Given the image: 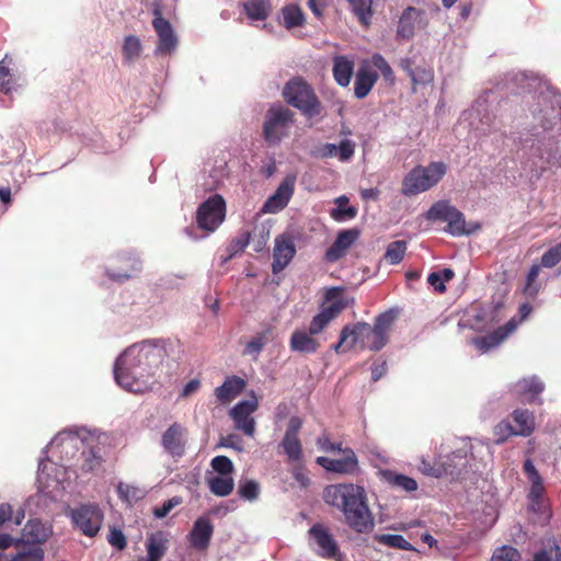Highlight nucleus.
<instances>
[{
    "instance_id": "0eeeda50",
    "label": "nucleus",
    "mask_w": 561,
    "mask_h": 561,
    "mask_svg": "<svg viewBox=\"0 0 561 561\" xmlns=\"http://www.w3.org/2000/svg\"><path fill=\"white\" fill-rule=\"evenodd\" d=\"M295 123V113L282 104L272 105L265 113L262 136L270 145H278L289 135Z\"/></svg>"
},
{
    "instance_id": "338daca9",
    "label": "nucleus",
    "mask_w": 561,
    "mask_h": 561,
    "mask_svg": "<svg viewBox=\"0 0 561 561\" xmlns=\"http://www.w3.org/2000/svg\"><path fill=\"white\" fill-rule=\"evenodd\" d=\"M331 319L332 318H313L309 327V332L307 333L311 336L320 333L328 325Z\"/></svg>"
},
{
    "instance_id": "f8f14e48",
    "label": "nucleus",
    "mask_w": 561,
    "mask_h": 561,
    "mask_svg": "<svg viewBox=\"0 0 561 561\" xmlns=\"http://www.w3.org/2000/svg\"><path fill=\"white\" fill-rule=\"evenodd\" d=\"M259 409V400L252 396L249 400L239 401L229 412L233 421V427L245 436L253 437L255 433V420L252 414Z\"/></svg>"
},
{
    "instance_id": "c03bdc74",
    "label": "nucleus",
    "mask_w": 561,
    "mask_h": 561,
    "mask_svg": "<svg viewBox=\"0 0 561 561\" xmlns=\"http://www.w3.org/2000/svg\"><path fill=\"white\" fill-rule=\"evenodd\" d=\"M142 46L140 39L135 35H128L124 39L123 44V55L124 58L128 61L138 58L141 54Z\"/></svg>"
},
{
    "instance_id": "4c0bfd02",
    "label": "nucleus",
    "mask_w": 561,
    "mask_h": 561,
    "mask_svg": "<svg viewBox=\"0 0 561 561\" xmlns=\"http://www.w3.org/2000/svg\"><path fill=\"white\" fill-rule=\"evenodd\" d=\"M271 333V329H266L262 332L256 333L254 336L251 337V340L244 342V348L242 350V355L253 356L254 359H256L260 352L263 350L265 344L268 341V335Z\"/></svg>"
},
{
    "instance_id": "4468645a",
    "label": "nucleus",
    "mask_w": 561,
    "mask_h": 561,
    "mask_svg": "<svg viewBox=\"0 0 561 561\" xmlns=\"http://www.w3.org/2000/svg\"><path fill=\"white\" fill-rule=\"evenodd\" d=\"M343 451V458L332 459L329 457H318L317 463L323 467L327 471L335 472L340 474L353 476L359 472V465L357 456L351 448H345Z\"/></svg>"
},
{
    "instance_id": "ea45409f",
    "label": "nucleus",
    "mask_w": 561,
    "mask_h": 561,
    "mask_svg": "<svg viewBox=\"0 0 561 561\" xmlns=\"http://www.w3.org/2000/svg\"><path fill=\"white\" fill-rule=\"evenodd\" d=\"M208 486L213 494L227 496L233 491L234 482L231 476H216L208 479Z\"/></svg>"
},
{
    "instance_id": "39448f33",
    "label": "nucleus",
    "mask_w": 561,
    "mask_h": 561,
    "mask_svg": "<svg viewBox=\"0 0 561 561\" xmlns=\"http://www.w3.org/2000/svg\"><path fill=\"white\" fill-rule=\"evenodd\" d=\"M283 98L307 117H314L321 113L322 107L318 96L311 85L301 78H294L286 83Z\"/></svg>"
},
{
    "instance_id": "72a5a7b5",
    "label": "nucleus",
    "mask_w": 561,
    "mask_h": 561,
    "mask_svg": "<svg viewBox=\"0 0 561 561\" xmlns=\"http://www.w3.org/2000/svg\"><path fill=\"white\" fill-rule=\"evenodd\" d=\"M438 462L439 466H444L445 468L453 470V473L444 474V477H450L451 479H459L468 465L467 456L461 450L446 456L444 459L438 460Z\"/></svg>"
},
{
    "instance_id": "09e8293b",
    "label": "nucleus",
    "mask_w": 561,
    "mask_h": 561,
    "mask_svg": "<svg viewBox=\"0 0 561 561\" xmlns=\"http://www.w3.org/2000/svg\"><path fill=\"white\" fill-rule=\"evenodd\" d=\"M533 561H561V547L552 542L536 552Z\"/></svg>"
},
{
    "instance_id": "cd10ccee",
    "label": "nucleus",
    "mask_w": 561,
    "mask_h": 561,
    "mask_svg": "<svg viewBox=\"0 0 561 561\" xmlns=\"http://www.w3.org/2000/svg\"><path fill=\"white\" fill-rule=\"evenodd\" d=\"M348 304V299L345 297L342 289L332 287L325 296L323 302V309L318 316H336L344 311Z\"/></svg>"
},
{
    "instance_id": "2eb2a0df",
    "label": "nucleus",
    "mask_w": 561,
    "mask_h": 561,
    "mask_svg": "<svg viewBox=\"0 0 561 561\" xmlns=\"http://www.w3.org/2000/svg\"><path fill=\"white\" fill-rule=\"evenodd\" d=\"M301 426L302 421L300 417H290L285 435L280 442V447L290 462L299 461L302 457V447L298 437Z\"/></svg>"
},
{
    "instance_id": "a878e982",
    "label": "nucleus",
    "mask_w": 561,
    "mask_h": 561,
    "mask_svg": "<svg viewBox=\"0 0 561 561\" xmlns=\"http://www.w3.org/2000/svg\"><path fill=\"white\" fill-rule=\"evenodd\" d=\"M378 78V73L374 69H371V67L368 64L362 65L355 76V96L357 99L366 98L374 88Z\"/></svg>"
},
{
    "instance_id": "603ef678",
    "label": "nucleus",
    "mask_w": 561,
    "mask_h": 561,
    "mask_svg": "<svg viewBox=\"0 0 561 561\" xmlns=\"http://www.w3.org/2000/svg\"><path fill=\"white\" fill-rule=\"evenodd\" d=\"M260 485L254 480H247L241 482L238 489L240 497L248 501H255L259 497Z\"/></svg>"
},
{
    "instance_id": "5fc2aeb1",
    "label": "nucleus",
    "mask_w": 561,
    "mask_h": 561,
    "mask_svg": "<svg viewBox=\"0 0 561 561\" xmlns=\"http://www.w3.org/2000/svg\"><path fill=\"white\" fill-rule=\"evenodd\" d=\"M561 261V242L550 248L541 256V264L545 267H553Z\"/></svg>"
},
{
    "instance_id": "423d86ee",
    "label": "nucleus",
    "mask_w": 561,
    "mask_h": 561,
    "mask_svg": "<svg viewBox=\"0 0 561 561\" xmlns=\"http://www.w3.org/2000/svg\"><path fill=\"white\" fill-rule=\"evenodd\" d=\"M426 219L447 222L445 231L451 236L460 237L479 230V224L467 225L463 214L447 201L434 203L426 213Z\"/></svg>"
},
{
    "instance_id": "5701e85b",
    "label": "nucleus",
    "mask_w": 561,
    "mask_h": 561,
    "mask_svg": "<svg viewBox=\"0 0 561 561\" xmlns=\"http://www.w3.org/2000/svg\"><path fill=\"white\" fill-rule=\"evenodd\" d=\"M400 67L408 73L412 81V90L415 92L419 85H426L433 82V68L426 65H415L411 58L400 61Z\"/></svg>"
},
{
    "instance_id": "20e7f679",
    "label": "nucleus",
    "mask_w": 561,
    "mask_h": 561,
    "mask_svg": "<svg viewBox=\"0 0 561 561\" xmlns=\"http://www.w3.org/2000/svg\"><path fill=\"white\" fill-rule=\"evenodd\" d=\"M447 172V165L443 161L431 162L428 165H415L403 178L401 193L411 197L426 192L437 185Z\"/></svg>"
},
{
    "instance_id": "a211bd4d",
    "label": "nucleus",
    "mask_w": 561,
    "mask_h": 561,
    "mask_svg": "<svg viewBox=\"0 0 561 561\" xmlns=\"http://www.w3.org/2000/svg\"><path fill=\"white\" fill-rule=\"evenodd\" d=\"M543 390V382L536 376L523 378L512 387V393L523 403H541L539 396Z\"/></svg>"
},
{
    "instance_id": "a19ab883",
    "label": "nucleus",
    "mask_w": 561,
    "mask_h": 561,
    "mask_svg": "<svg viewBox=\"0 0 561 561\" xmlns=\"http://www.w3.org/2000/svg\"><path fill=\"white\" fill-rule=\"evenodd\" d=\"M337 207L331 210V217L336 221L353 219L357 215V209L354 206H347L348 198L340 196L335 199Z\"/></svg>"
},
{
    "instance_id": "c9c22d12",
    "label": "nucleus",
    "mask_w": 561,
    "mask_h": 561,
    "mask_svg": "<svg viewBox=\"0 0 561 561\" xmlns=\"http://www.w3.org/2000/svg\"><path fill=\"white\" fill-rule=\"evenodd\" d=\"M386 481L396 489L403 490L405 492H413L417 490V482L415 479L402 474V473H396L392 471H386L383 473Z\"/></svg>"
},
{
    "instance_id": "e433bc0d",
    "label": "nucleus",
    "mask_w": 561,
    "mask_h": 561,
    "mask_svg": "<svg viewBox=\"0 0 561 561\" xmlns=\"http://www.w3.org/2000/svg\"><path fill=\"white\" fill-rule=\"evenodd\" d=\"M359 23L368 27L373 18V0H347Z\"/></svg>"
},
{
    "instance_id": "f03ea898",
    "label": "nucleus",
    "mask_w": 561,
    "mask_h": 561,
    "mask_svg": "<svg viewBox=\"0 0 561 561\" xmlns=\"http://www.w3.org/2000/svg\"><path fill=\"white\" fill-rule=\"evenodd\" d=\"M322 499L343 514L344 523L354 531L363 534L373 529L374 517L364 486L354 483L330 484L324 488Z\"/></svg>"
},
{
    "instance_id": "6ab92c4d",
    "label": "nucleus",
    "mask_w": 561,
    "mask_h": 561,
    "mask_svg": "<svg viewBox=\"0 0 561 561\" xmlns=\"http://www.w3.org/2000/svg\"><path fill=\"white\" fill-rule=\"evenodd\" d=\"M358 237L359 231L355 228L340 231L335 241L325 251V260L333 263L344 257Z\"/></svg>"
},
{
    "instance_id": "de8ad7c7",
    "label": "nucleus",
    "mask_w": 561,
    "mask_h": 561,
    "mask_svg": "<svg viewBox=\"0 0 561 561\" xmlns=\"http://www.w3.org/2000/svg\"><path fill=\"white\" fill-rule=\"evenodd\" d=\"M493 435L496 444H503L511 436H517L513 425L507 420H503L494 426Z\"/></svg>"
},
{
    "instance_id": "aec40b11",
    "label": "nucleus",
    "mask_w": 561,
    "mask_h": 561,
    "mask_svg": "<svg viewBox=\"0 0 561 561\" xmlns=\"http://www.w3.org/2000/svg\"><path fill=\"white\" fill-rule=\"evenodd\" d=\"M294 180L286 178L276 188L275 193L264 203L262 211L265 214H276L283 210L294 194Z\"/></svg>"
},
{
    "instance_id": "37998d69",
    "label": "nucleus",
    "mask_w": 561,
    "mask_h": 561,
    "mask_svg": "<svg viewBox=\"0 0 561 561\" xmlns=\"http://www.w3.org/2000/svg\"><path fill=\"white\" fill-rule=\"evenodd\" d=\"M119 499L128 504L145 497V491L136 485L119 482L117 485Z\"/></svg>"
},
{
    "instance_id": "13d9d810",
    "label": "nucleus",
    "mask_w": 561,
    "mask_h": 561,
    "mask_svg": "<svg viewBox=\"0 0 561 561\" xmlns=\"http://www.w3.org/2000/svg\"><path fill=\"white\" fill-rule=\"evenodd\" d=\"M371 62L377 69L380 70L386 80L393 81V71L388 61L380 54L373 55Z\"/></svg>"
},
{
    "instance_id": "6e6d98bb",
    "label": "nucleus",
    "mask_w": 561,
    "mask_h": 561,
    "mask_svg": "<svg viewBox=\"0 0 561 561\" xmlns=\"http://www.w3.org/2000/svg\"><path fill=\"white\" fill-rule=\"evenodd\" d=\"M13 88V79L10 68L4 59L0 61V91L9 93Z\"/></svg>"
},
{
    "instance_id": "2f4dec72",
    "label": "nucleus",
    "mask_w": 561,
    "mask_h": 561,
    "mask_svg": "<svg viewBox=\"0 0 561 561\" xmlns=\"http://www.w3.org/2000/svg\"><path fill=\"white\" fill-rule=\"evenodd\" d=\"M421 11L414 7H408L402 12L397 27V36L402 39H411L414 36L415 22Z\"/></svg>"
},
{
    "instance_id": "864d4df0",
    "label": "nucleus",
    "mask_w": 561,
    "mask_h": 561,
    "mask_svg": "<svg viewBox=\"0 0 561 561\" xmlns=\"http://www.w3.org/2000/svg\"><path fill=\"white\" fill-rule=\"evenodd\" d=\"M210 465L218 476H231L234 469L232 461L226 456H216Z\"/></svg>"
},
{
    "instance_id": "393cba45",
    "label": "nucleus",
    "mask_w": 561,
    "mask_h": 561,
    "mask_svg": "<svg viewBox=\"0 0 561 561\" xmlns=\"http://www.w3.org/2000/svg\"><path fill=\"white\" fill-rule=\"evenodd\" d=\"M247 387V381L236 375L228 376L221 386L215 389V396L221 404L230 403Z\"/></svg>"
},
{
    "instance_id": "e2e57ef3",
    "label": "nucleus",
    "mask_w": 561,
    "mask_h": 561,
    "mask_svg": "<svg viewBox=\"0 0 561 561\" xmlns=\"http://www.w3.org/2000/svg\"><path fill=\"white\" fill-rule=\"evenodd\" d=\"M355 144L350 139H344L337 145V156L341 161H347L354 156Z\"/></svg>"
},
{
    "instance_id": "49530a36",
    "label": "nucleus",
    "mask_w": 561,
    "mask_h": 561,
    "mask_svg": "<svg viewBox=\"0 0 561 561\" xmlns=\"http://www.w3.org/2000/svg\"><path fill=\"white\" fill-rule=\"evenodd\" d=\"M407 251V242L402 240L391 242L387 250L385 257L390 264H398L403 260Z\"/></svg>"
},
{
    "instance_id": "8fccbe9b",
    "label": "nucleus",
    "mask_w": 561,
    "mask_h": 561,
    "mask_svg": "<svg viewBox=\"0 0 561 561\" xmlns=\"http://www.w3.org/2000/svg\"><path fill=\"white\" fill-rule=\"evenodd\" d=\"M422 473L430 477L442 478L446 473H453L451 469L439 466L438 461L431 463L430 461L422 459L419 466Z\"/></svg>"
},
{
    "instance_id": "9b49d317",
    "label": "nucleus",
    "mask_w": 561,
    "mask_h": 561,
    "mask_svg": "<svg viewBox=\"0 0 561 561\" xmlns=\"http://www.w3.org/2000/svg\"><path fill=\"white\" fill-rule=\"evenodd\" d=\"M152 26L158 35L156 55H170L178 46V37L171 23L163 18L162 8L154 3L152 9Z\"/></svg>"
},
{
    "instance_id": "f3484780",
    "label": "nucleus",
    "mask_w": 561,
    "mask_h": 561,
    "mask_svg": "<svg viewBox=\"0 0 561 561\" xmlns=\"http://www.w3.org/2000/svg\"><path fill=\"white\" fill-rule=\"evenodd\" d=\"M295 254L296 247L293 238L285 233L277 236L273 249L272 272L274 274L282 272L291 262Z\"/></svg>"
},
{
    "instance_id": "58836bf2",
    "label": "nucleus",
    "mask_w": 561,
    "mask_h": 561,
    "mask_svg": "<svg viewBox=\"0 0 561 561\" xmlns=\"http://www.w3.org/2000/svg\"><path fill=\"white\" fill-rule=\"evenodd\" d=\"M243 8L247 15L254 21H263L270 14L268 0H249Z\"/></svg>"
},
{
    "instance_id": "a18cd8bd",
    "label": "nucleus",
    "mask_w": 561,
    "mask_h": 561,
    "mask_svg": "<svg viewBox=\"0 0 561 561\" xmlns=\"http://www.w3.org/2000/svg\"><path fill=\"white\" fill-rule=\"evenodd\" d=\"M378 541L391 548L412 551L414 547L401 535L385 534L378 537Z\"/></svg>"
},
{
    "instance_id": "052dcab7",
    "label": "nucleus",
    "mask_w": 561,
    "mask_h": 561,
    "mask_svg": "<svg viewBox=\"0 0 561 561\" xmlns=\"http://www.w3.org/2000/svg\"><path fill=\"white\" fill-rule=\"evenodd\" d=\"M540 267L538 265H533L527 274L526 285L524 291L530 296L537 294L538 288L535 285L536 279L539 275Z\"/></svg>"
},
{
    "instance_id": "473e14b6",
    "label": "nucleus",
    "mask_w": 561,
    "mask_h": 561,
    "mask_svg": "<svg viewBox=\"0 0 561 561\" xmlns=\"http://www.w3.org/2000/svg\"><path fill=\"white\" fill-rule=\"evenodd\" d=\"M290 348L295 352L311 354L320 346L319 342L305 330H296L290 337Z\"/></svg>"
},
{
    "instance_id": "dca6fc26",
    "label": "nucleus",
    "mask_w": 561,
    "mask_h": 561,
    "mask_svg": "<svg viewBox=\"0 0 561 561\" xmlns=\"http://www.w3.org/2000/svg\"><path fill=\"white\" fill-rule=\"evenodd\" d=\"M141 270V262L134 255L122 254L115 259L113 267L106 270L111 280L123 283L138 274Z\"/></svg>"
},
{
    "instance_id": "bb28decb",
    "label": "nucleus",
    "mask_w": 561,
    "mask_h": 561,
    "mask_svg": "<svg viewBox=\"0 0 561 561\" xmlns=\"http://www.w3.org/2000/svg\"><path fill=\"white\" fill-rule=\"evenodd\" d=\"M53 535V528L39 519H31L23 529V537L27 543L39 546L46 542Z\"/></svg>"
},
{
    "instance_id": "bf43d9fd",
    "label": "nucleus",
    "mask_w": 561,
    "mask_h": 561,
    "mask_svg": "<svg viewBox=\"0 0 561 561\" xmlns=\"http://www.w3.org/2000/svg\"><path fill=\"white\" fill-rule=\"evenodd\" d=\"M107 541L112 547L116 548L119 551L124 550L127 546V540L124 533L115 527L111 528L110 534L107 536Z\"/></svg>"
},
{
    "instance_id": "9d476101",
    "label": "nucleus",
    "mask_w": 561,
    "mask_h": 561,
    "mask_svg": "<svg viewBox=\"0 0 561 561\" xmlns=\"http://www.w3.org/2000/svg\"><path fill=\"white\" fill-rule=\"evenodd\" d=\"M523 470L531 484L528 493L530 510L537 514H547L548 500L546 497V488L543 485V480L531 459L528 458L525 460Z\"/></svg>"
},
{
    "instance_id": "1a4fd4ad",
    "label": "nucleus",
    "mask_w": 561,
    "mask_h": 561,
    "mask_svg": "<svg viewBox=\"0 0 561 561\" xmlns=\"http://www.w3.org/2000/svg\"><path fill=\"white\" fill-rule=\"evenodd\" d=\"M70 518L73 526L84 536L94 537L102 526L104 515L98 505L82 504L71 510Z\"/></svg>"
},
{
    "instance_id": "6e6552de",
    "label": "nucleus",
    "mask_w": 561,
    "mask_h": 561,
    "mask_svg": "<svg viewBox=\"0 0 561 561\" xmlns=\"http://www.w3.org/2000/svg\"><path fill=\"white\" fill-rule=\"evenodd\" d=\"M226 216V202L219 194H214L199 205L196 211L197 226L207 231H215Z\"/></svg>"
},
{
    "instance_id": "3c124183",
    "label": "nucleus",
    "mask_w": 561,
    "mask_h": 561,
    "mask_svg": "<svg viewBox=\"0 0 561 561\" xmlns=\"http://www.w3.org/2000/svg\"><path fill=\"white\" fill-rule=\"evenodd\" d=\"M519 551L512 546H503L497 548L491 558V561H520Z\"/></svg>"
},
{
    "instance_id": "69168bd1",
    "label": "nucleus",
    "mask_w": 561,
    "mask_h": 561,
    "mask_svg": "<svg viewBox=\"0 0 561 561\" xmlns=\"http://www.w3.org/2000/svg\"><path fill=\"white\" fill-rule=\"evenodd\" d=\"M427 282L431 286L434 287V289L437 293L443 294L446 291L445 283L442 279V273H437V272L430 273V275L427 276Z\"/></svg>"
},
{
    "instance_id": "774afa93",
    "label": "nucleus",
    "mask_w": 561,
    "mask_h": 561,
    "mask_svg": "<svg viewBox=\"0 0 561 561\" xmlns=\"http://www.w3.org/2000/svg\"><path fill=\"white\" fill-rule=\"evenodd\" d=\"M387 371V363L382 360L380 363H374L371 367V379L374 381L379 380Z\"/></svg>"
},
{
    "instance_id": "ddd939ff",
    "label": "nucleus",
    "mask_w": 561,
    "mask_h": 561,
    "mask_svg": "<svg viewBox=\"0 0 561 561\" xmlns=\"http://www.w3.org/2000/svg\"><path fill=\"white\" fill-rule=\"evenodd\" d=\"M308 535L314 545V551L324 559L337 560L341 556L340 548L330 530L321 523L310 527Z\"/></svg>"
},
{
    "instance_id": "c756f323",
    "label": "nucleus",
    "mask_w": 561,
    "mask_h": 561,
    "mask_svg": "<svg viewBox=\"0 0 561 561\" xmlns=\"http://www.w3.org/2000/svg\"><path fill=\"white\" fill-rule=\"evenodd\" d=\"M332 72L339 85L347 87L354 73V61L346 56H334Z\"/></svg>"
},
{
    "instance_id": "b1692460",
    "label": "nucleus",
    "mask_w": 561,
    "mask_h": 561,
    "mask_svg": "<svg viewBox=\"0 0 561 561\" xmlns=\"http://www.w3.org/2000/svg\"><path fill=\"white\" fill-rule=\"evenodd\" d=\"M186 428L180 423H173L162 435L161 444L163 448L172 456H182L184 454Z\"/></svg>"
},
{
    "instance_id": "c85d7f7f",
    "label": "nucleus",
    "mask_w": 561,
    "mask_h": 561,
    "mask_svg": "<svg viewBox=\"0 0 561 561\" xmlns=\"http://www.w3.org/2000/svg\"><path fill=\"white\" fill-rule=\"evenodd\" d=\"M168 548L169 538L164 531L158 530L148 536L146 541L147 558L154 561H161L167 553Z\"/></svg>"
},
{
    "instance_id": "412c9836",
    "label": "nucleus",
    "mask_w": 561,
    "mask_h": 561,
    "mask_svg": "<svg viewBox=\"0 0 561 561\" xmlns=\"http://www.w3.org/2000/svg\"><path fill=\"white\" fill-rule=\"evenodd\" d=\"M518 322L512 318L504 327H500L492 333L483 336L473 337L471 343L481 353H485L489 350L501 344L517 327Z\"/></svg>"
},
{
    "instance_id": "680f3d73",
    "label": "nucleus",
    "mask_w": 561,
    "mask_h": 561,
    "mask_svg": "<svg viewBox=\"0 0 561 561\" xmlns=\"http://www.w3.org/2000/svg\"><path fill=\"white\" fill-rule=\"evenodd\" d=\"M181 502H182L181 497H178V496L169 499L161 506L154 507L153 515L157 518H163L171 512V510L173 507L181 504Z\"/></svg>"
},
{
    "instance_id": "f257e3e1",
    "label": "nucleus",
    "mask_w": 561,
    "mask_h": 561,
    "mask_svg": "<svg viewBox=\"0 0 561 561\" xmlns=\"http://www.w3.org/2000/svg\"><path fill=\"white\" fill-rule=\"evenodd\" d=\"M164 355V348L157 343L142 342L129 346L115 362L116 382L130 392H141L146 386L145 378L153 375Z\"/></svg>"
},
{
    "instance_id": "7ed1b4c3",
    "label": "nucleus",
    "mask_w": 561,
    "mask_h": 561,
    "mask_svg": "<svg viewBox=\"0 0 561 561\" xmlns=\"http://www.w3.org/2000/svg\"><path fill=\"white\" fill-rule=\"evenodd\" d=\"M392 320L393 318H376L373 325L367 322L347 324L332 348L336 354H345L354 348L380 351L388 342Z\"/></svg>"
},
{
    "instance_id": "4be33fe9",
    "label": "nucleus",
    "mask_w": 561,
    "mask_h": 561,
    "mask_svg": "<svg viewBox=\"0 0 561 561\" xmlns=\"http://www.w3.org/2000/svg\"><path fill=\"white\" fill-rule=\"evenodd\" d=\"M214 534V526L209 518L198 517L188 534L190 545L199 551L206 550Z\"/></svg>"
},
{
    "instance_id": "7c9ffc66",
    "label": "nucleus",
    "mask_w": 561,
    "mask_h": 561,
    "mask_svg": "<svg viewBox=\"0 0 561 561\" xmlns=\"http://www.w3.org/2000/svg\"><path fill=\"white\" fill-rule=\"evenodd\" d=\"M511 417L514 422V430L517 436L527 437L535 431V415L527 409H516Z\"/></svg>"
},
{
    "instance_id": "0e129e2a",
    "label": "nucleus",
    "mask_w": 561,
    "mask_h": 561,
    "mask_svg": "<svg viewBox=\"0 0 561 561\" xmlns=\"http://www.w3.org/2000/svg\"><path fill=\"white\" fill-rule=\"evenodd\" d=\"M220 445L228 448H233L238 451L243 450V442L236 434H228L227 436L220 439Z\"/></svg>"
},
{
    "instance_id": "f704fd0d",
    "label": "nucleus",
    "mask_w": 561,
    "mask_h": 561,
    "mask_svg": "<svg viewBox=\"0 0 561 561\" xmlns=\"http://www.w3.org/2000/svg\"><path fill=\"white\" fill-rule=\"evenodd\" d=\"M283 25L287 30L304 26L306 18L297 4H288L282 9Z\"/></svg>"
},
{
    "instance_id": "79ce46f5",
    "label": "nucleus",
    "mask_w": 561,
    "mask_h": 561,
    "mask_svg": "<svg viewBox=\"0 0 561 561\" xmlns=\"http://www.w3.org/2000/svg\"><path fill=\"white\" fill-rule=\"evenodd\" d=\"M44 550L41 546L24 545L9 561H43Z\"/></svg>"
},
{
    "instance_id": "4d7b16f0",
    "label": "nucleus",
    "mask_w": 561,
    "mask_h": 561,
    "mask_svg": "<svg viewBox=\"0 0 561 561\" xmlns=\"http://www.w3.org/2000/svg\"><path fill=\"white\" fill-rule=\"evenodd\" d=\"M84 460L82 463V470L83 471H94L99 467H101L103 459L100 455H98L93 449L89 450L88 453H83Z\"/></svg>"
}]
</instances>
